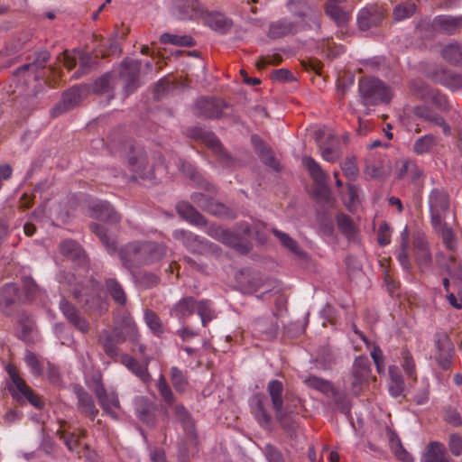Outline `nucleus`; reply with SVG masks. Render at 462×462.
I'll return each instance as SVG.
<instances>
[{"instance_id": "3", "label": "nucleus", "mask_w": 462, "mask_h": 462, "mask_svg": "<svg viewBox=\"0 0 462 462\" xmlns=\"http://www.w3.org/2000/svg\"><path fill=\"white\" fill-rule=\"evenodd\" d=\"M5 369L8 378L6 387L11 396L20 404L29 402L35 408L41 409L44 406L42 399L36 394L22 377L20 370L12 363L5 365Z\"/></svg>"}, {"instance_id": "26", "label": "nucleus", "mask_w": 462, "mask_h": 462, "mask_svg": "<svg viewBox=\"0 0 462 462\" xmlns=\"http://www.w3.org/2000/svg\"><path fill=\"white\" fill-rule=\"evenodd\" d=\"M95 393L103 411L116 419L115 410L119 407L117 395L114 392L107 393L102 384L96 387Z\"/></svg>"}, {"instance_id": "43", "label": "nucleus", "mask_w": 462, "mask_h": 462, "mask_svg": "<svg viewBox=\"0 0 462 462\" xmlns=\"http://www.w3.org/2000/svg\"><path fill=\"white\" fill-rule=\"evenodd\" d=\"M325 11L337 24L345 23L349 18L348 12L338 5V0H328Z\"/></svg>"}, {"instance_id": "15", "label": "nucleus", "mask_w": 462, "mask_h": 462, "mask_svg": "<svg viewBox=\"0 0 462 462\" xmlns=\"http://www.w3.org/2000/svg\"><path fill=\"white\" fill-rule=\"evenodd\" d=\"M171 10L179 19H195L204 15V9L197 0H171Z\"/></svg>"}, {"instance_id": "36", "label": "nucleus", "mask_w": 462, "mask_h": 462, "mask_svg": "<svg viewBox=\"0 0 462 462\" xmlns=\"http://www.w3.org/2000/svg\"><path fill=\"white\" fill-rule=\"evenodd\" d=\"M251 142L254 147L255 152L263 161V162L274 170H278L279 163L273 157L270 148L264 143V142L256 134L252 135Z\"/></svg>"}, {"instance_id": "56", "label": "nucleus", "mask_w": 462, "mask_h": 462, "mask_svg": "<svg viewBox=\"0 0 462 462\" xmlns=\"http://www.w3.org/2000/svg\"><path fill=\"white\" fill-rule=\"evenodd\" d=\"M304 383L310 388L316 389L323 393H329L333 391L330 382L315 375H309L304 379Z\"/></svg>"}, {"instance_id": "40", "label": "nucleus", "mask_w": 462, "mask_h": 462, "mask_svg": "<svg viewBox=\"0 0 462 462\" xmlns=\"http://www.w3.org/2000/svg\"><path fill=\"white\" fill-rule=\"evenodd\" d=\"M106 291L117 305L124 307L127 302L126 293L121 283L115 278H106L105 280Z\"/></svg>"}, {"instance_id": "61", "label": "nucleus", "mask_w": 462, "mask_h": 462, "mask_svg": "<svg viewBox=\"0 0 462 462\" xmlns=\"http://www.w3.org/2000/svg\"><path fill=\"white\" fill-rule=\"evenodd\" d=\"M273 234L277 236V238L279 239V241L282 244V245L284 247L289 249L295 255H298L301 258L304 257L303 251L299 247L296 241H294L291 237H290L287 233L279 232V233H273Z\"/></svg>"}, {"instance_id": "52", "label": "nucleus", "mask_w": 462, "mask_h": 462, "mask_svg": "<svg viewBox=\"0 0 462 462\" xmlns=\"http://www.w3.org/2000/svg\"><path fill=\"white\" fill-rule=\"evenodd\" d=\"M137 417L147 425L154 422V409L147 401L142 400L136 406Z\"/></svg>"}, {"instance_id": "60", "label": "nucleus", "mask_w": 462, "mask_h": 462, "mask_svg": "<svg viewBox=\"0 0 462 462\" xmlns=\"http://www.w3.org/2000/svg\"><path fill=\"white\" fill-rule=\"evenodd\" d=\"M254 330L256 333L265 335L266 338H273L276 335L275 326L263 319H256L254 322Z\"/></svg>"}, {"instance_id": "39", "label": "nucleus", "mask_w": 462, "mask_h": 462, "mask_svg": "<svg viewBox=\"0 0 462 462\" xmlns=\"http://www.w3.org/2000/svg\"><path fill=\"white\" fill-rule=\"evenodd\" d=\"M434 79L441 85L451 89H458L462 88V75L450 69H441L438 70L434 75Z\"/></svg>"}, {"instance_id": "35", "label": "nucleus", "mask_w": 462, "mask_h": 462, "mask_svg": "<svg viewBox=\"0 0 462 462\" xmlns=\"http://www.w3.org/2000/svg\"><path fill=\"white\" fill-rule=\"evenodd\" d=\"M196 310V300L193 297H184L171 310V315L180 320H186Z\"/></svg>"}, {"instance_id": "2", "label": "nucleus", "mask_w": 462, "mask_h": 462, "mask_svg": "<svg viewBox=\"0 0 462 462\" xmlns=\"http://www.w3.org/2000/svg\"><path fill=\"white\" fill-rule=\"evenodd\" d=\"M283 383L279 380H271L267 384V392L277 420L289 434H292L295 430L293 417L299 413L301 402L298 397H283Z\"/></svg>"}, {"instance_id": "20", "label": "nucleus", "mask_w": 462, "mask_h": 462, "mask_svg": "<svg viewBox=\"0 0 462 462\" xmlns=\"http://www.w3.org/2000/svg\"><path fill=\"white\" fill-rule=\"evenodd\" d=\"M78 60H79V69L75 73L77 78L88 71L91 56L88 52L79 51H74L72 52L65 51L62 53V62L68 69H73L76 66Z\"/></svg>"}, {"instance_id": "13", "label": "nucleus", "mask_w": 462, "mask_h": 462, "mask_svg": "<svg viewBox=\"0 0 462 462\" xmlns=\"http://www.w3.org/2000/svg\"><path fill=\"white\" fill-rule=\"evenodd\" d=\"M384 9L378 5H370L362 8L357 15V23L361 31L378 27L384 19Z\"/></svg>"}, {"instance_id": "16", "label": "nucleus", "mask_w": 462, "mask_h": 462, "mask_svg": "<svg viewBox=\"0 0 462 462\" xmlns=\"http://www.w3.org/2000/svg\"><path fill=\"white\" fill-rule=\"evenodd\" d=\"M437 353L435 359L443 370H448L451 366L453 346L446 333H439L435 336Z\"/></svg>"}, {"instance_id": "42", "label": "nucleus", "mask_w": 462, "mask_h": 462, "mask_svg": "<svg viewBox=\"0 0 462 462\" xmlns=\"http://www.w3.org/2000/svg\"><path fill=\"white\" fill-rule=\"evenodd\" d=\"M204 14H206V23L210 28L222 32H225L231 28V21L224 14L220 13H207L205 10Z\"/></svg>"}, {"instance_id": "46", "label": "nucleus", "mask_w": 462, "mask_h": 462, "mask_svg": "<svg viewBox=\"0 0 462 462\" xmlns=\"http://www.w3.org/2000/svg\"><path fill=\"white\" fill-rule=\"evenodd\" d=\"M195 311L200 317L203 327H206L208 322L216 318L213 303L209 300H196Z\"/></svg>"}, {"instance_id": "17", "label": "nucleus", "mask_w": 462, "mask_h": 462, "mask_svg": "<svg viewBox=\"0 0 462 462\" xmlns=\"http://www.w3.org/2000/svg\"><path fill=\"white\" fill-rule=\"evenodd\" d=\"M60 310L63 316L76 329L81 333H88L90 329L88 321L80 315L79 310L69 301L62 299L60 302Z\"/></svg>"}, {"instance_id": "19", "label": "nucleus", "mask_w": 462, "mask_h": 462, "mask_svg": "<svg viewBox=\"0 0 462 462\" xmlns=\"http://www.w3.org/2000/svg\"><path fill=\"white\" fill-rule=\"evenodd\" d=\"M302 163L309 171L311 178L317 185L318 191L322 195H327L328 192L327 186L328 176L327 173L312 157H303Z\"/></svg>"}, {"instance_id": "28", "label": "nucleus", "mask_w": 462, "mask_h": 462, "mask_svg": "<svg viewBox=\"0 0 462 462\" xmlns=\"http://www.w3.org/2000/svg\"><path fill=\"white\" fill-rule=\"evenodd\" d=\"M60 252L67 258L77 261L79 266H82L84 269L88 267V260L87 256L77 242L73 240H65L60 245Z\"/></svg>"}, {"instance_id": "9", "label": "nucleus", "mask_w": 462, "mask_h": 462, "mask_svg": "<svg viewBox=\"0 0 462 462\" xmlns=\"http://www.w3.org/2000/svg\"><path fill=\"white\" fill-rule=\"evenodd\" d=\"M115 329L119 330L121 336L124 337V342L128 341L133 345L132 351H137L141 356H144L146 347L139 341L140 334L132 317H123L120 325L115 327Z\"/></svg>"}, {"instance_id": "41", "label": "nucleus", "mask_w": 462, "mask_h": 462, "mask_svg": "<svg viewBox=\"0 0 462 462\" xmlns=\"http://www.w3.org/2000/svg\"><path fill=\"white\" fill-rule=\"evenodd\" d=\"M438 143V138L431 134H428L419 137L414 142L412 150L418 155H424L431 152Z\"/></svg>"}, {"instance_id": "27", "label": "nucleus", "mask_w": 462, "mask_h": 462, "mask_svg": "<svg viewBox=\"0 0 462 462\" xmlns=\"http://www.w3.org/2000/svg\"><path fill=\"white\" fill-rule=\"evenodd\" d=\"M266 398L263 395H254L250 402L252 412L257 422L263 428H269L272 417L265 407Z\"/></svg>"}, {"instance_id": "53", "label": "nucleus", "mask_w": 462, "mask_h": 462, "mask_svg": "<svg viewBox=\"0 0 462 462\" xmlns=\"http://www.w3.org/2000/svg\"><path fill=\"white\" fill-rule=\"evenodd\" d=\"M160 41L163 44H172L176 46H193L194 40L188 35H175L171 33H163L160 37Z\"/></svg>"}, {"instance_id": "14", "label": "nucleus", "mask_w": 462, "mask_h": 462, "mask_svg": "<svg viewBox=\"0 0 462 462\" xmlns=\"http://www.w3.org/2000/svg\"><path fill=\"white\" fill-rule=\"evenodd\" d=\"M211 236L234 249L239 254H246L252 248L251 242L245 236L246 233H209Z\"/></svg>"}, {"instance_id": "44", "label": "nucleus", "mask_w": 462, "mask_h": 462, "mask_svg": "<svg viewBox=\"0 0 462 462\" xmlns=\"http://www.w3.org/2000/svg\"><path fill=\"white\" fill-rule=\"evenodd\" d=\"M351 374L367 383L371 374V363L367 356H360L355 359Z\"/></svg>"}, {"instance_id": "38", "label": "nucleus", "mask_w": 462, "mask_h": 462, "mask_svg": "<svg viewBox=\"0 0 462 462\" xmlns=\"http://www.w3.org/2000/svg\"><path fill=\"white\" fill-rule=\"evenodd\" d=\"M287 7L291 13L299 17H307L312 15L313 21L319 27V16L314 13L309 0H290Z\"/></svg>"}, {"instance_id": "62", "label": "nucleus", "mask_w": 462, "mask_h": 462, "mask_svg": "<svg viewBox=\"0 0 462 462\" xmlns=\"http://www.w3.org/2000/svg\"><path fill=\"white\" fill-rule=\"evenodd\" d=\"M341 170L349 180H355L359 173L358 167L356 163L355 157H347L344 162L340 164Z\"/></svg>"}, {"instance_id": "50", "label": "nucleus", "mask_w": 462, "mask_h": 462, "mask_svg": "<svg viewBox=\"0 0 462 462\" xmlns=\"http://www.w3.org/2000/svg\"><path fill=\"white\" fill-rule=\"evenodd\" d=\"M436 24L446 33L452 34L462 27V16H439L435 21Z\"/></svg>"}, {"instance_id": "21", "label": "nucleus", "mask_w": 462, "mask_h": 462, "mask_svg": "<svg viewBox=\"0 0 462 462\" xmlns=\"http://www.w3.org/2000/svg\"><path fill=\"white\" fill-rule=\"evenodd\" d=\"M99 342L105 353L114 358L119 355L117 346L124 343V337L119 330H116L114 328L112 330H103L99 336Z\"/></svg>"}, {"instance_id": "7", "label": "nucleus", "mask_w": 462, "mask_h": 462, "mask_svg": "<svg viewBox=\"0 0 462 462\" xmlns=\"http://www.w3.org/2000/svg\"><path fill=\"white\" fill-rule=\"evenodd\" d=\"M208 194L203 192H193L190 195L191 201L200 208L202 210L217 217H223L231 218L233 217V212L223 203L217 201L211 195L217 193V190L213 192L207 191Z\"/></svg>"}, {"instance_id": "18", "label": "nucleus", "mask_w": 462, "mask_h": 462, "mask_svg": "<svg viewBox=\"0 0 462 462\" xmlns=\"http://www.w3.org/2000/svg\"><path fill=\"white\" fill-rule=\"evenodd\" d=\"M66 424L67 423L65 421L62 422L57 430L56 434L63 440L69 451L79 454L82 446L80 439L86 438L87 430L84 429H74L73 430H69L65 428Z\"/></svg>"}, {"instance_id": "49", "label": "nucleus", "mask_w": 462, "mask_h": 462, "mask_svg": "<svg viewBox=\"0 0 462 462\" xmlns=\"http://www.w3.org/2000/svg\"><path fill=\"white\" fill-rule=\"evenodd\" d=\"M443 59L450 64L461 66L462 63V45L451 43L445 46L441 51Z\"/></svg>"}, {"instance_id": "32", "label": "nucleus", "mask_w": 462, "mask_h": 462, "mask_svg": "<svg viewBox=\"0 0 462 462\" xmlns=\"http://www.w3.org/2000/svg\"><path fill=\"white\" fill-rule=\"evenodd\" d=\"M75 393L78 399L79 411L90 420H94L98 413V410L96 408L93 398L82 387H77Z\"/></svg>"}, {"instance_id": "45", "label": "nucleus", "mask_w": 462, "mask_h": 462, "mask_svg": "<svg viewBox=\"0 0 462 462\" xmlns=\"http://www.w3.org/2000/svg\"><path fill=\"white\" fill-rule=\"evenodd\" d=\"M195 311L200 317L203 327H206L208 322L216 318L213 303L209 300H196Z\"/></svg>"}, {"instance_id": "63", "label": "nucleus", "mask_w": 462, "mask_h": 462, "mask_svg": "<svg viewBox=\"0 0 462 462\" xmlns=\"http://www.w3.org/2000/svg\"><path fill=\"white\" fill-rule=\"evenodd\" d=\"M24 361L27 366L30 368L31 372L36 375L40 376L43 373V368L39 361L38 357L31 351H27L24 356Z\"/></svg>"}, {"instance_id": "4", "label": "nucleus", "mask_w": 462, "mask_h": 462, "mask_svg": "<svg viewBox=\"0 0 462 462\" xmlns=\"http://www.w3.org/2000/svg\"><path fill=\"white\" fill-rule=\"evenodd\" d=\"M361 103L364 106H377L389 103L393 97L391 88L376 78H363L358 82Z\"/></svg>"}, {"instance_id": "54", "label": "nucleus", "mask_w": 462, "mask_h": 462, "mask_svg": "<svg viewBox=\"0 0 462 462\" xmlns=\"http://www.w3.org/2000/svg\"><path fill=\"white\" fill-rule=\"evenodd\" d=\"M144 320L147 327L155 336H161L164 332L162 320L154 311L146 310L144 312Z\"/></svg>"}, {"instance_id": "55", "label": "nucleus", "mask_w": 462, "mask_h": 462, "mask_svg": "<svg viewBox=\"0 0 462 462\" xmlns=\"http://www.w3.org/2000/svg\"><path fill=\"white\" fill-rule=\"evenodd\" d=\"M402 356V366L406 374V375L416 381L417 380V374H416V365L415 361L410 353L408 349H402L401 352Z\"/></svg>"}, {"instance_id": "31", "label": "nucleus", "mask_w": 462, "mask_h": 462, "mask_svg": "<svg viewBox=\"0 0 462 462\" xmlns=\"http://www.w3.org/2000/svg\"><path fill=\"white\" fill-rule=\"evenodd\" d=\"M300 30V25L297 23L291 22L289 19L283 18L273 22L269 26V37L273 39L282 38L289 34H294Z\"/></svg>"}, {"instance_id": "58", "label": "nucleus", "mask_w": 462, "mask_h": 462, "mask_svg": "<svg viewBox=\"0 0 462 462\" xmlns=\"http://www.w3.org/2000/svg\"><path fill=\"white\" fill-rule=\"evenodd\" d=\"M83 91L82 87L76 86L63 94L62 100L71 109L79 104Z\"/></svg>"}, {"instance_id": "12", "label": "nucleus", "mask_w": 462, "mask_h": 462, "mask_svg": "<svg viewBox=\"0 0 462 462\" xmlns=\"http://www.w3.org/2000/svg\"><path fill=\"white\" fill-rule=\"evenodd\" d=\"M199 137L214 153L217 162L226 168L235 167L236 165V160L232 158L226 151H224L222 144L217 136L207 131H200Z\"/></svg>"}, {"instance_id": "30", "label": "nucleus", "mask_w": 462, "mask_h": 462, "mask_svg": "<svg viewBox=\"0 0 462 462\" xmlns=\"http://www.w3.org/2000/svg\"><path fill=\"white\" fill-rule=\"evenodd\" d=\"M91 216L103 222L116 223L119 221V216L106 201H97L91 206Z\"/></svg>"}, {"instance_id": "25", "label": "nucleus", "mask_w": 462, "mask_h": 462, "mask_svg": "<svg viewBox=\"0 0 462 462\" xmlns=\"http://www.w3.org/2000/svg\"><path fill=\"white\" fill-rule=\"evenodd\" d=\"M178 214L190 225L198 228L207 226V219L189 202L181 201L176 206Z\"/></svg>"}, {"instance_id": "47", "label": "nucleus", "mask_w": 462, "mask_h": 462, "mask_svg": "<svg viewBox=\"0 0 462 462\" xmlns=\"http://www.w3.org/2000/svg\"><path fill=\"white\" fill-rule=\"evenodd\" d=\"M170 380L177 393H183L186 392L189 385L186 372L180 370L177 366H172L170 370Z\"/></svg>"}, {"instance_id": "6", "label": "nucleus", "mask_w": 462, "mask_h": 462, "mask_svg": "<svg viewBox=\"0 0 462 462\" xmlns=\"http://www.w3.org/2000/svg\"><path fill=\"white\" fill-rule=\"evenodd\" d=\"M429 206L435 231H453V227L445 221L449 207L448 194L444 189H434L429 196Z\"/></svg>"}, {"instance_id": "37", "label": "nucleus", "mask_w": 462, "mask_h": 462, "mask_svg": "<svg viewBox=\"0 0 462 462\" xmlns=\"http://www.w3.org/2000/svg\"><path fill=\"white\" fill-rule=\"evenodd\" d=\"M251 142L254 147L255 152L263 161V162L274 170H278L279 163L273 157L270 148L264 143V142L256 134L252 135Z\"/></svg>"}, {"instance_id": "57", "label": "nucleus", "mask_w": 462, "mask_h": 462, "mask_svg": "<svg viewBox=\"0 0 462 462\" xmlns=\"http://www.w3.org/2000/svg\"><path fill=\"white\" fill-rule=\"evenodd\" d=\"M156 386L163 401L169 406L173 405L175 402V397L163 374L159 376Z\"/></svg>"}, {"instance_id": "59", "label": "nucleus", "mask_w": 462, "mask_h": 462, "mask_svg": "<svg viewBox=\"0 0 462 462\" xmlns=\"http://www.w3.org/2000/svg\"><path fill=\"white\" fill-rule=\"evenodd\" d=\"M417 6L412 2H405L397 5L393 10V17L396 21L410 18L415 12Z\"/></svg>"}, {"instance_id": "51", "label": "nucleus", "mask_w": 462, "mask_h": 462, "mask_svg": "<svg viewBox=\"0 0 462 462\" xmlns=\"http://www.w3.org/2000/svg\"><path fill=\"white\" fill-rule=\"evenodd\" d=\"M87 311L101 314L107 310V302L100 295H89L84 302Z\"/></svg>"}, {"instance_id": "5", "label": "nucleus", "mask_w": 462, "mask_h": 462, "mask_svg": "<svg viewBox=\"0 0 462 462\" xmlns=\"http://www.w3.org/2000/svg\"><path fill=\"white\" fill-rule=\"evenodd\" d=\"M159 160V163H150L147 153L143 149L133 151L129 156L131 170L143 180H155L158 175L166 173L168 166H163V161L160 154L154 153L153 160Z\"/></svg>"}, {"instance_id": "23", "label": "nucleus", "mask_w": 462, "mask_h": 462, "mask_svg": "<svg viewBox=\"0 0 462 462\" xmlns=\"http://www.w3.org/2000/svg\"><path fill=\"white\" fill-rule=\"evenodd\" d=\"M319 146L323 160L328 162H335L341 154L340 142L333 134H328L326 140L319 141Z\"/></svg>"}, {"instance_id": "8", "label": "nucleus", "mask_w": 462, "mask_h": 462, "mask_svg": "<svg viewBox=\"0 0 462 462\" xmlns=\"http://www.w3.org/2000/svg\"><path fill=\"white\" fill-rule=\"evenodd\" d=\"M410 88L412 94L422 101L430 103L440 110H447L448 108L446 97L440 94L437 89L428 86L422 80L417 79L411 81Z\"/></svg>"}, {"instance_id": "24", "label": "nucleus", "mask_w": 462, "mask_h": 462, "mask_svg": "<svg viewBox=\"0 0 462 462\" xmlns=\"http://www.w3.org/2000/svg\"><path fill=\"white\" fill-rule=\"evenodd\" d=\"M414 115L423 121H426L434 125L440 126L442 128L443 134L446 136H449L451 134V128L446 123L443 116L436 113L431 108L426 106H418L414 108Z\"/></svg>"}, {"instance_id": "64", "label": "nucleus", "mask_w": 462, "mask_h": 462, "mask_svg": "<svg viewBox=\"0 0 462 462\" xmlns=\"http://www.w3.org/2000/svg\"><path fill=\"white\" fill-rule=\"evenodd\" d=\"M448 447L454 457L462 455V436L457 433H451L448 436Z\"/></svg>"}, {"instance_id": "1", "label": "nucleus", "mask_w": 462, "mask_h": 462, "mask_svg": "<svg viewBox=\"0 0 462 462\" xmlns=\"http://www.w3.org/2000/svg\"><path fill=\"white\" fill-rule=\"evenodd\" d=\"M97 235L109 254L119 253L123 266L129 271L157 263L166 254L165 247L155 242H132L118 250L115 233Z\"/></svg>"}, {"instance_id": "34", "label": "nucleus", "mask_w": 462, "mask_h": 462, "mask_svg": "<svg viewBox=\"0 0 462 462\" xmlns=\"http://www.w3.org/2000/svg\"><path fill=\"white\" fill-rule=\"evenodd\" d=\"M143 357L146 360L145 365H142L139 361L129 355H123L121 362L128 370L139 377L143 382L146 383L151 379V375L147 368L149 359L146 358L145 356Z\"/></svg>"}, {"instance_id": "29", "label": "nucleus", "mask_w": 462, "mask_h": 462, "mask_svg": "<svg viewBox=\"0 0 462 462\" xmlns=\"http://www.w3.org/2000/svg\"><path fill=\"white\" fill-rule=\"evenodd\" d=\"M49 59L50 53L48 51H40L32 62L21 66L17 69V74L21 76L23 73L32 72L34 74V79H38L44 76L43 70L45 69V64L47 63Z\"/></svg>"}, {"instance_id": "33", "label": "nucleus", "mask_w": 462, "mask_h": 462, "mask_svg": "<svg viewBox=\"0 0 462 462\" xmlns=\"http://www.w3.org/2000/svg\"><path fill=\"white\" fill-rule=\"evenodd\" d=\"M179 168L187 177L196 182L199 189L213 193L216 191V187L202 178V176L197 172L194 166L189 162L179 159Z\"/></svg>"}, {"instance_id": "22", "label": "nucleus", "mask_w": 462, "mask_h": 462, "mask_svg": "<svg viewBox=\"0 0 462 462\" xmlns=\"http://www.w3.org/2000/svg\"><path fill=\"white\" fill-rule=\"evenodd\" d=\"M420 462H455L448 455L444 444L430 441L425 448Z\"/></svg>"}, {"instance_id": "48", "label": "nucleus", "mask_w": 462, "mask_h": 462, "mask_svg": "<svg viewBox=\"0 0 462 462\" xmlns=\"http://www.w3.org/2000/svg\"><path fill=\"white\" fill-rule=\"evenodd\" d=\"M422 176V171L419 166L411 161L402 162L398 171L397 177L399 179H407L411 181H416Z\"/></svg>"}, {"instance_id": "10", "label": "nucleus", "mask_w": 462, "mask_h": 462, "mask_svg": "<svg viewBox=\"0 0 462 462\" xmlns=\"http://www.w3.org/2000/svg\"><path fill=\"white\" fill-rule=\"evenodd\" d=\"M226 107L223 99L203 97L196 102L195 114L205 119H217L224 115Z\"/></svg>"}, {"instance_id": "11", "label": "nucleus", "mask_w": 462, "mask_h": 462, "mask_svg": "<svg viewBox=\"0 0 462 462\" xmlns=\"http://www.w3.org/2000/svg\"><path fill=\"white\" fill-rule=\"evenodd\" d=\"M140 66L139 60L131 58H126L122 62L120 79L123 80V88L126 96L132 94L139 86Z\"/></svg>"}]
</instances>
